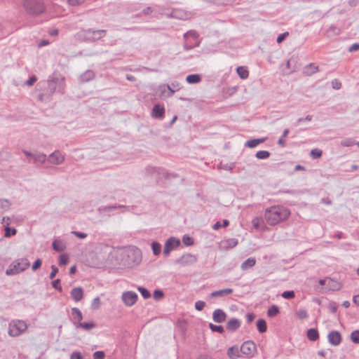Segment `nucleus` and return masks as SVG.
Returning <instances> with one entry per match:
<instances>
[{"label":"nucleus","mask_w":359,"mask_h":359,"mask_svg":"<svg viewBox=\"0 0 359 359\" xmlns=\"http://www.w3.org/2000/svg\"><path fill=\"white\" fill-rule=\"evenodd\" d=\"M264 220L270 226H276L286 221L290 216V211L282 205H273L264 211Z\"/></svg>","instance_id":"f257e3e1"},{"label":"nucleus","mask_w":359,"mask_h":359,"mask_svg":"<svg viewBox=\"0 0 359 359\" xmlns=\"http://www.w3.org/2000/svg\"><path fill=\"white\" fill-rule=\"evenodd\" d=\"M30 263L26 258H22L13 261L6 271L7 276H13L24 271L29 268Z\"/></svg>","instance_id":"f03ea898"},{"label":"nucleus","mask_w":359,"mask_h":359,"mask_svg":"<svg viewBox=\"0 0 359 359\" xmlns=\"http://www.w3.org/2000/svg\"><path fill=\"white\" fill-rule=\"evenodd\" d=\"M22 6L30 14L38 15L45 10L44 4L39 0H22Z\"/></svg>","instance_id":"7ed1b4c3"},{"label":"nucleus","mask_w":359,"mask_h":359,"mask_svg":"<svg viewBox=\"0 0 359 359\" xmlns=\"http://www.w3.org/2000/svg\"><path fill=\"white\" fill-rule=\"evenodd\" d=\"M27 328V324L22 320L13 321L9 325L8 333L12 337H17Z\"/></svg>","instance_id":"20e7f679"},{"label":"nucleus","mask_w":359,"mask_h":359,"mask_svg":"<svg viewBox=\"0 0 359 359\" xmlns=\"http://www.w3.org/2000/svg\"><path fill=\"white\" fill-rule=\"evenodd\" d=\"M241 351L248 358H252L257 354V346L253 341H245L241 346Z\"/></svg>","instance_id":"39448f33"},{"label":"nucleus","mask_w":359,"mask_h":359,"mask_svg":"<svg viewBox=\"0 0 359 359\" xmlns=\"http://www.w3.org/2000/svg\"><path fill=\"white\" fill-rule=\"evenodd\" d=\"M180 245V241L179 239L172 237L170 238L165 243L163 253L166 256L168 255L172 250L177 248Z\"/></svg>","instance_id":"423d86ee"},{"label":"nucleus","mask_w":359,"mask_h":359,"mask_svg":"<svg viewBox=\"0 0 359 359\" xmlns=\"http://www.w3.org/2000/svg\"><path fill=\"white\" fill-rule=\"evenodd\" d=\"M122 300L128 306L134 305L137 300V294L132 291H128L122 294Z\"/></svg>","instance_id":"0eeeda50"},{"label":"nucleus","mask_w":359,"mask_h":359,"mask_svg":"<svg viewBox=\"0 0 359 359\" xmlns=\"http://www.w3.org/2000/svg\"><path fill=\"white\" fill-rule=\"evenodd\" d=\"M329 343L334 346L339 345L341 342V334L338 331H332L327 335Z\"/></svg>","instance_id":"6e6552de"},{"label":"nucleus","mask_w":359,"mask_h":359,"mask_svg":"<svg viewBox=\"0 0 359 359\" xmlns=\"http://www.w3.org/2000/svg\"><path fill=\"white\" fill-rule=\"evenodd\" d=\"M252 224L253 227L257 231H265L268 230V228L262 217H255L252 221Z\"/></svg>","instance_id":"1a4fd4ad"},{"label":"nucleus","mask_w":359,"mask_h":359,"mask_svg":"<svg viewBox=\"0 0 359 359\" xmlns=\"http://www.w3.org/2000/svg\"><path fill=\"white\" fill-rule=\"evenodd\" d=\"M226 315L221 309H216L212 314V318L216 323H222L226 320Z\"/></svg>","instance_id":"9d476101"},{"label":"nucleus","mask_w":359,"mask_h":359,"mask_svg":"<svg viewBox=\"0 0 359 359\" xmlns=\"http://www.w3.org/2000/svg\"><path fill=\"white\" fill-rule=\"evenodd\" d=\"M241 320L232 318L228 321L226 328L231 332H235L241 327Z\"/></svg>","instance_id":"9b49d317"},{"label":"nucleus","mask_w":359,"mask_h":359,"mask_svg":"<svg viewBox=\"0 0 359 359\" xmlns=\"http://www.w3.org/2000/svg\"><path fill=\"white\" fill-rule=\"evenodd\" d=\"M71 296L76 302L81 301L83 297V290L81 287H74L71 291Z\"/></svg>","instance_id":"f8f14e48"},{"label":"nucleus","mask_w":359,"mask_h":359,"mask_svg":"<svg viewBox=\"0 0 359 359\" xmlns=\"http://www.w3.org/2000/svg\"><path fill=\"white\" fill-rule=\"evenodd\" d=\"M64 158L63 155L60 152L56 151L49 156V161L54 164H60L63 162Z\"/></svg>","instance_id":"ddd939ff"},{"label":"nucleus","mask_w":359,"mask_h":359,"mask_svg":"<svg viewBox=\"0 0 359 359\" xmlns=\"http://www.w3.org/2000/svg\"><path fill=\"white\" fill-rule=\"evenodd\" d=\"M327 281H328V283L327 284V289H328L330 290L336 291V290H339L341 288L342 285L338 280H334L332 278H329V280Z\"/></svg>","instance_id":"4468645a"},{"label":"nucleus","mask_w":359,"mask_h":359,"mask_svg":"<svg viewBox=\"0 0 359 359\" xmlns=\"http://www.w3.org/2000/svg\"><path fill=\"white\" fill-rule=\"evenodd\" d=\"M237 243V241L234 238L224 240L220 243V248L224 250L232 248H234Z\"/></svg>","instance_id":"2eb2a0df"},{"label":"nucleus","mask_w":359,"mask_h":359,"mask_svg":"<svg viewBox=\"0 0 359 359\" xmlns=\"http://www.w3.org/2000/svg\"><path fill=\"white\" fill-rule=\"evenodd\" d=\"M165 109L163 106L156 104L152 110V116L154 118H162L164 115Z\"/></svg>","instance_id":"dca6fc26"},{"label":"nucleus","mask_w":359,"mask_h":359,"mask_svg":"<svg viewBox=\"0 0 359 359\" xmlns=\"http://www.w3.org/2000/svg\"><path fill=\"white\" fill-rule=\"evenodd\" d=\"M307 337L311 341H316L319 338L318 330L316 329H309L307 331Z\"/></svg>","instance_id":"f3484780"},{"label":"nucleus","mask_w":359,"mask_h":359,"mask_svg":"<svg viewBox=\"0 0 359 359\" xmlns=\"http://www.w3.org/2000/svg\"><path fill=\"white\" fill-rule=\"evenodd\" d=\"M256 263V260L253 257L248 258L241 264V269L243 270H246L250 267L255 266Z\"/></svg>","instance_id":"a211bd4d"},{"label":"nucleus","mask_w":359,"mask_h":359,"mask_svg":"<svg viewBox=\"0 0 359 359\" xmlns=\"http://www.w3.org/2000/svg\"><path fill=\"white\" fill-rule=\"evenodd\" d=\"M238 76L242 79H247L249 76V72L245 67H238L236 69Z\"/></svg>","instance_id":"6ab92c4d"},{"label":"nucleus","mask_w":359,"mask_h":359,"mask_svg":"<svg viewBox=\"0 0 359 359\" xmlns=\"http://www.w3.org/2000/svg\"><path fill=\"white\" fill-rule=\"evenodd\" d=\"M264 141V139H252L246 142L245 146L249 148H254L257 147L260 143H262Z\"/></svg>","instance_id":"aec40b11"},{"label":"nucleus","mask_w":359,"mask_h":359,"mask_svg":"<svg viewBox=\"0 0 359 359\" xmlns=\"http://www.w3.org/2000/svg\"><path fill=\"white\" fill-rule=\"evenodd\" d=\"M257 327L259 332H265L267 330L266 321L263 319L258 320L257 322Z\"/></svg>","instance_id":"412c9836"},{"label":"nucleus","mask_w":359,"mask_h":359,"mask_svg":"<svg viewBox=\"0 0 359 359\" xmlns=\"http://www.w3.org/2000/svg\"><path fill=\"white\" fill-rule=\"evenodd\" d=\"M186 80L189 83H197L201 81V77L198 74H191L187 76Z\"/></svg>","instance_id":"4be33fe9"},{"label":"nucleus","mask_w":359,"mask_h":359,"mask_svg":"<svg viewBox=\"0 0 359 359\" xmlns=\"http://www.w3.org/2000/svg\"><path fill=\"white\" fill-rule=\"evenodd\" d=\"M238 353V347L236 346H231L227 350V355L231 359H233L234 357L237 356Z\"/></svg>","instance_id":"5701e85b"},{"label":"nucleus","mask_w":359,"mask_h":359,"mask_svg":"<svg viewBox=\"0 0 359 359\" xmlns=\"http://www.w3.org/2000/svg\"><path fill=\"white\" fill-rule=\"evenodd\" d=\"M72 314L74 316V319H76L79 322L81 321V320L83 318L82 313H81V311L79 309L73 308L72 309Z\"/></svg>","instance_id":"b1692460"},{"label":"nucleus","mask_w":359,"mask_h":359,"mask_svg":"<svg viewBox=\"0 0 359 359\" xmlns=\"http://www.w3.org/2000/svg\"><path fill=\"white\" fill-rule=\"evenodd\" d=\"M233 290L231 289H224L219 291H215L212 293V297H217V296H223V295H227L231 293H232Z\"/></svg>","instance_id":"393cba45"},{"label":"nucleus","mask_w":359,"mask_h":359,"mask_svg":"<svg viewBox=\"0 0 359 359\" xmlns=\"http://www.w3.org/2000/svg\"><path fill=\"white\" fill-rule=\"evenodd\" d=\"M10 223L7 222L5 225V236L6 237H10L12 235L16 234V229H11L9 227Z\"/></svg>","instance_id":"a878e982"},{"label":"nucleus","mask_w":359,"mask_h":359,"mask_svg":"<svg viewBox=\"0 0 359 359\" xmlns=\"http://www.w3.org/2000/svg\"><path fill=\"white\" fill-rule=\"evenodd\" d=\"M351 340L355 344H359V330L353 331L351 333Z\"/></svg>","instance_id":"bb28decb"},{"label":"nucleus","mask_w":359,"mask_h":359,"mask_svg":"<svg viewBox=\"0 0 359 359\" xmlns=\"http://www.w3.org/2000/svg\"><path fill=\"white\" fill-rule=\"evenodd\" d=\"M297 317L300 320H304L308 318L307 311L305 309H299L296 312Z\"/></svg>","instance_id":"cd10ccee"},{"label":"nucleus","mask_w":359,"mask_h":359,"mask_svg":"<svg viewBox=\"0 0 359 359\" xmlns=\"http://www.w3.org/2000/svg\"><path fill=\"white\" fill-rule=\"evenodd\" d=\"M278 308L276 306H272L268 309L267 314L270 317H273L278 313Z\"/></svg>","instance_id":"c85d7f7f"},{"label":"nucleus","mask_w":359,"mask_h":359,"mask_svg":"<svg viewBox=\"0 0 359 359\" xmlns=\"http://www.w3.org/2000/svg\"><path fill=\"white\" fill-rule=\"evenodd\" d=\"M270 154L268 151H259L256 153V157L259 159H264L269 157Z\"/></svg>","instance_id":"c756f323"},{"label":"nucleus","mask_w":359,"mask_h":359,"mask_svg":"<svg viewBox=\"0 0 359 359\" xmlns=\"http://www.w3.org/2000/svg\"><path fill=\"white\" fill-rule=\"evenodd\" d=\"M153 252L155 255H158L161 250V245L158 243L154 242L151 244Z\"/></svg>","instance_id":"7c9ffc66"},{"label":"nucleus","mask_w":359,"mask_h":359,"mask_svg":"<svg viewBox=\"0 0 359 359\" xmlns=\"http://www.w3.org/2000/svg\"><path fill=\"white\" fill-rule=\"evenodd\" d=\"M78 327L86 329V330H90L95 327V324L93 322L83 323H80L78 325Z\"/></svg>","instance_id":"2f4dec72"},{"label":"nucleus","mask_w":359,"mask_h":359,"mask_svg":"<svg viewBox=\"0 0 359 359\" xmlns=\"http://www.w3.org/2000/svg\"><path fill=\"white\" fill-rule=\"evenodd\" d=\"M209 327L212 332H217L219 333H222L224 332V329L221 325H215L212 323H210Z\"/></svg>","instance_id":"473e14b6"},{"label":"nucleus","mask_w":359,"mask_h":359,"mask_svg":"<svg viewBox=\"0 0 359 359\" xmlns=\"http://www.w3.org/2000/svg\"><path fill=\"white\" fill-rule=\"evenodd\" d=\"M100 299L98 297L94 298L92 301L91 306L93 309H98L100 306Z\"/></svg>","instance_id":"72a5a7b5"},{"label":"nucleus","mask_w":359,"mask_h":359,"mask_svg":"<svg viewBox=\"0 0 359 359\" xmlns=\"http://www.w3.org/2000/svg\"><path fill=\"white\" fill-rule=\"evenodd\" d=\"M69 262V257L67 255H61L59 258L60 265H66Z\"/></svg>","instance_id":"f704fd0d"},{"label":"nucleus","mask_w":359,"mask_h":359,"mask_svg":"<svg viewBox=\"0 0 359 359\" xmlns=\"http://www.w3.org/2000/svg\"><path fill=\"white\" fill-rule=\"evenodd\" d=\"M311 156L313 158H318L322 156V151L318 149H314L311 151Z\"/></svg>","instance_id":"c9c22d12"},{"label":"nucleus","mask_w":359,"mask_h":359,"mask_svg":"<svg viewBox=\"0 0 359 359\" xmlns=\"http://www.w3.org/2000/svg\"><path fill=\"white\" fill-rule=\"evenodd\" d=\"M138 290L140 292L144 298L147 299L150 297V293L147 289L140 287H138Z\"/></svg>","instance_id":"e433bc0d"},{"label":"nucleus","mask_w":359,"mask_h":359,"mask_svg":"<svg viewBox=\"0 0 359 359\" xmlns=\"http://www.w3.org/2000/svg\"><path fill=\"white\" fill-rule=\"evenodd\" d=\"M105 354L103 351H98L93 353V359H104Z\"/></svg>","instance_id":"4c0bfd02"},{"label":"nucleus","mask_w":359,"mask_h":359,"mask_svg":"<svg viewBox=\"0 0 359 359\" xmlns=\"http://www.w3.org/2000/svg\"><path fill=\"white\" fill-rule=\"evenodd\" d=\"M317 71H318V67L313 65H310L306 67V72L308 74L316 72Z\"/></svg>","instance_id":"58836bf2"},{"label":"nucleus","mask_w":359,"mask_h":359,"mask_svg":"<svg viewBox=\"0 0 359 359\" xmlns=\"http://www.w3.org/2000/svg\"><path fill=\"white\" fill-rule=\"evenodd\" d=\"M282 297L285 299H292L294 297L293 291H285L282 294Z\"/></svg>","instance_id":"ea45409f"},{"label":"nucleus","mask_w":359,"mask_h":359,"mask_svg":"<svg viewBox=\"0 0 359 359\" xmlns=\"http://www.w3.org/2000/svg\"><path fill=\"white\" fill-rule=\"evenodd\" d=\"M182 241L184 243V245H186L187 246L191 245L194 243L192 238L187 236H184L183 237Z\"/></svg>","instance_id":"a19ab883"},{"label":"nucleus","mask_w":359,"mask_h":359,"mask_svg":"<svg viewBox=\"0 0 359 359\" xmlns=\"http://www.w3.org/2000/svg\"><path fill=\"white\" fill-rule=\"evenodd\" d=\"M53 247L56 251H62L63 250L61 243L57 241L53 242Z\"/></svg>","instance_id":"79ce46f5"},{"label":"nucleus","mask_w":359,"mask_h":359,"mask_svg":"<svg viewBox=\"0 0 359 359\" xmlns=\"http://www.w3.org/2000/svg\"><path fill=\"white\" fill-rule=\"evenodd\" d=\"M153 296L155 299H160L163 297V293L161 290H156L154 291Z\"/></svg>","instance_id":"37998d69"},{"label":"nucleus","mask_w":359,"mask_h":359,"mask_svg":"<svg viewBox=\"0 0 359 359\" xmlns=\"http://www.w3.org/2000/svg\"><path fill=\"white\" fill-rule=\"evenodd\" d=\"M205 306V302L202 301H198L195 304V308L198 311H201Z\"/></svg>","instance_id":"c03bdc74"},{"label":"nucleus","mask_w":359,"mask_h":359,"mask_svg":"<svg viewBox=\"0 0 359 359\" xmlns=\"http://www.w3.org/2000/svg\"><path fill=\"white\" fill-rule=\"evenodd\" d=\"M41 259H36V260L34 262V264H33V265H32V270H33V271H36V270H37L38 269H39V268L41 267Z\"/></svg>","instance_id":"a18cd8bd"},{"label":"nucleus","mask_w":359,"mask_h":359,"mask_svg":"<svg viewBox=\"0 0 359 359\" xmlns=\"http://www.w3.org/2000/svg\"><path fill=\"white\" fill-rule=\"evenodd\" d=\"M67 1L71 6H78L83 3L84 0H67Z\"/></svg>","instance_id":"49530a36"},{"label":"nucleus","mask_w":359,"mask_h":359,"mask_svg":"<svg viewBox=\"0 0 359 359\" xmlns=\"http://www.w3.org/2000/svg\"><path fill=\"white\" fill-rule=\"evenodd\" d=\"M288 32H285L283 34H280L277 38V43H280L285 39V37L288 36Z\"/></svg>","instance_id":"de8ad7c7"},{"label":"nucleus","mask_w":359,"mask_h":359,"mask_svg":"<svg viewBox=\"0 0 359 359\" xmlns=\"http://www.w3.org/2000/svg\"><path fill=\"white\" fill-rule=\"evenodd\" d=\"M60 280L59 279H56L55 280L53 281V287L57 290H58L59 291H62V287L60 286Z\"/></svg>","instance_id":"09e8293b"},{"label":"nucleus","mask_w":359,"mask_h":359,"mask_svg":"<svg viewBox=\"0 0 359 359\" xmlns=\"http://www.w3.org/2000/svg\"><path fill=\"white\" fill-rule=\"evenodd\" d=\"M51 269H52V271H51V273H50V278L51 279H53V278H55V275L57 274V271H58V269H57V268L55 266H54V265H53V266H51Z\"/></svg>","instance_id":"8fccbe9b"},{"label":"nucleus","mask_w":359,"mask_h":359,"mask_svg":"<svg viewBox=\"0 0 359 359\" xmlns=\"http://www.w3.org/2000/svg\"><path fill=\"white\" fill-rule=\"evenodd\" d=\"M10 207V203L6 200H0V208H8Z\"/></svg>","instance_id":"3c124183"},{"label":"nucleus","mask_w":359,"mask_h":359,"mask_svg":"<svg viewBox=\"0 0 359 359\" xmlns=\"http://www.w3.org/2000/svg\"><path fill=\"white\" fill-rule=\"evenodd\" d=\"M70 359H83L79 352H73L70 356Z\"/></svg>","instance_id":"603ef678"},{"label":"nucleus","mask_w":359,"mask_h":359,"mask_svg":"<svg viewBox=\"0 0 359 359\" xmlns=\"http://www.w3.org/2000/svg\"><path fill=\"white\" fill-rule=\"evenodd\" d=\"M36 81V77L35 76H32L29 80L26 81V84L27 86H32Z\"/></svg>","instance_id":"864d4df0"},{"label":"nucleus","mask_w":359,"mask_h":359,"mask_svg":"<svg viewBox=\"0 0 359 359\" xmlns=\"http://www.w3.org/2000/svg\"><path fill=\"white\" fill-rule=\"evenodd\" d=\"M359 49V44L358 43H354L349 48L350 52H354Z\"/></svg>","instance_id":"5fc2aeb1"},{"label":"nucleus","mask_w":359,"mask_h":359,"mask_svg":"<svg viewBox=\"0 0 359 359\" xmlns=\"http://www.w3.org/2000/svg\"><path fill=\"white\" fill-rule=\"evenodd\" d=\"M330 278H326L325 279H322V280H319V284L320 285H325L327 287V284L328 283V280H329Z\"/></svg>","instance_id":"6e6d98bb"},{"label":"nucleus","mask_w":359,"mask_h":359,"mask_svg":"<svg viewBox=\"0 0 359 359\" xmlns=\"http://www.w3.org/2000/svg\"><path fill=\"white\" fill-rule=\"evenodd\" d=\"M333 88L336 89H339L341 87V83L337 81H332Z\"/></svg>","instance_id":"4d7b16f0"},{"label":"nucleus","mask_w":359,"mask_h":359,"mask_svg":"<svg viewBox=\"0 0 359 359\" xmlns=\"http://www.w3.org/2000/svg\"><path fill=\"white\" fill-rule=\"evenodd\" d=\"M74 233L78 236L79 238H84L86 237V233H79V232H74Z\"/></svg>","instance_id":"13d9d810"},{"label":"nucleus","mask_w":359,"mask_h":359,"mask_svg":"<svg viewBox=\"0 0 359 359\" xmlns=\"http://www.w3.org/2000/svg\"><path fill=\"white\" fill-rule=\"evenodd\" d=\"M353 301L354 304L359 306V294L354 296Z\"/></svg>","instance_id":"bf43d9fd"},{"label":"nucleus","mask_w":359,"mask_h":359,"mask_svg":"<svg viewBox=\"0 0 359 359\" xmlns=\"http://www.w3.org/2000/svg\"><path fill=\"white\" fill-rule=\"evenodd\" d=\"M48 44H49V42L48 41L43 40L39 43L38 46L40 47V46H47Z\"/></svg>","instance_id":"052dcab7"},{"label":"nucleus","mask_w":359,"mask_h":359,"mask_svg":"<svg viewBox=\"0 0 359 359\" xmlns=\"http://www.w3.org/2000/svg\"><path fill=\"white\" fill-rule=\"evenodd\" d=\"M7 222H9L11 224V219L9 217H4L2 220L3 224L5 226Z\"/></svg>","instance_id":"680f3d73"},{"label":"nucleus","mask_w":359,"mask_h":359,"mask_svg":"<svg viewBox=\"0 0 359 359\" xmlns=\"http://www.w3.org/2000/svg\"><path fill=\"white\" fill-rule=\"evenodd\" d=\"M198 359H213V358L208 355H201L199 356Z\"/></svg>","instance_id":"e2e57ef3"},{"label":"nucleus","mask_w":359,"mask_h":359,"mask_svg":"<svg viewBox=\"0 0 359 359\" xmlns=\"http://www.w3.org/2000/svg\"><path fill=\"white\" fill-rule=\"evenodd\" d=\"M220 227H221V224H220V223H219V222H216V223L214 224V226H213V229H214L215 230H217V229H219Z\"/></svg>","instance_id":"0e129e2a"},{"label":"nucleus","mask_w":359,"mask_h":359,"mask_svg":"<svg viewBox=\"0 0 359 359\" xmlns=\"http://www.w3.org/2000/svg\"><path fill=\"white\" fill-rule=\"evenodd\" d=\"M36 160L39 161H41V162H43L46 160V156L45 155H40V156H39L38 159H36Z\"/></svg>","instance_id":"69168bd1"},{"label":"nucleus","mask_w":359,"mask_h":359,"mask_svg":"<svg viewBox=\"0 0 359 359\" xmlns=\"http://www.w3.org/2000/svg\"><path fill=\"white\" fill-rule=\"evenodd\" d=\"M76 270V266H72V267L70 268V270H69V273H70V274H74V273H75Z\"/></svg>","instance_id":"338daca9"},{"label":"nucleus","mask_w":359,"mask_h":359,"mask_svg":"<svg viewBox=\"0 0 359 359\" xmlns=\"http://www.w3.org/2000/svg\"><path fill=\"white\" fill-rule=\"evenodd\" d=\"M278 144L281 146H284L285 145V140H284V137H281L279 140H278Z\"/></svg>","instance_id":"774afa93"}]
</instances>
